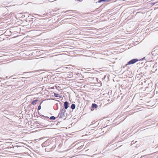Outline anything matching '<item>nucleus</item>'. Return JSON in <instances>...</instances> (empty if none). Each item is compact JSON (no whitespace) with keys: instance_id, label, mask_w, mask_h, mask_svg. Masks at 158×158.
I'll use <instances>...</instances> for the list:
<instances>
[{"instance_id":"nucleus-10","label":"nucleus","mask_w":158,"mask_h":158,"mask_svg":"<svg viewBox=\"0 0 158 158\" xmlns=\"http://www.w3.org/2000/svg\"><path fill=\"white\" fill-rule=\"evenodd\" d=\"M40 109H41V106H40V105L38 106V110H40Z\"/></svg>"},{"instance_id":"nucleus-5","label":"nucleus","mask_w":158,"mask_h":158,"mask_svg":"<svg viewBox=\"0 0 158 158\" xmlns=\"http://www.w3.org/2000/svg\"><path fill=\"white\" fill-rule=\"evenodd\" d=\"M71 108L72 109H74L75 108V104H72L71 105Z\"/></svg>"},{"instance_id":"nucleus-3","label":"nucleus","mask_w":158,"mask_h":158,"mask_svg":"<svg viewBox=\"0 0 158 158\" xmlns=\"http://www.w3.org/2000/svg\"><path fill=\"white\" fill-rule=\"evenodd\" d=\"M38 101V99L33 100L32 101L31 104L34 105H35L36 104V102Z\"/></svg>"},{"instance_id":"nucleus-2","label":"nucleus","mask_w":158,"mask_h":158,"mask_svg":"<svg viewBox=\"0 0 158 158\" xmlns=\"http://www.w3.org/2000/svg\"><path fill=\"white\" fill-rule=\"evenodd\" d=\"M64 108L65 109H67L68 108L69 105H68V103L67 102H65L64 103Z\"/></svg>"},{"instance_id":"nucleus-11","label":"nucleus","mask_w":158,"mask_h":158,"mask_svg":"<svg viewBox=\"0 0 158 158\" xmlns=\"http://www.w3.org/2000/svg\"><path fill=\"white\" fill-rule=\"evenodd\" d=\"M76 0L77 1L81 2V1H82L83 0Z\"/></svg>"},{"instance_id":"nucleus-1","label":"nucleus","mask_w":158,"mask_h":158,"mask_svg":"<svg viewBox=\"0 0 158 158\" xmlns=\"http://www.w3.org/2000/svg\"><path fill=\"white\" fill-rule=\"evenodd\" d=\"M138 61V60L137 59H132L129 62L127 63L126 64V65H128L129 64H133L137 61Z\"/></svg>"},{"instance_id":"nucleus-8","label":"nucleus","mask_w":158,"mask_h":158,"mask_svg":"<svg viewBox=\"0 0 158 158\" xmlns=\"http://www.w3.org/2000/svg\"><path fill=\"white\" fill-rule=\"evenodd\" d=\"M54 96L55 97H59V94H54Z\"/></svg>"},{"instance_id":"nucleus-6","label":"nucleus","mask_w":158,"mask_h":158,"mask_svg":"<svg viewBox=\"0 0 158 158\" xmlns=\"http://www.w3.org/2000/svg\"><path fill=\"white\" fill-rule=\"evenodd\" d=\"M104 121L102 120H100L99 122L98 123V124H100V125H101L102 124V123Z\"/></svg>"},{"instance_id":"nucleus-7","label":"nucleus","mask_w":158,"mask_h":158,"mask_svg":"<svg viewBox=\"0 0 158 158\" xmlns=\"http://www.w3.org/2000/svg\"><path fill=\"white\" fill-rule=\"evenodd\" d=\"M51 119L55 120L56 119L55 117L54 116H52L50 118Z\"/></svg>"},{"instance_id":"nucleus-9","label":"nucleus","mask_w":158,"mask_h":158,"mask_svg":"<svg viewBox=\"0 0 158 158\" xmlns=\"http://www.w3.org/2000/svg\"><path fill=\"white\" fill-rule=\"evenodd\" d=\"M111 0H101L100 1H99V2H101V1H110Z\"/></svg>"},{"instance_id":"nucleus-4","label":"nucleus","mask_w":158,"mask_h":158,"mask_svg":"<svg viewBox=\"0 0 158 158\" xmlns=\"http://www.w3.org/2000/svg\"><path fill=\"white\" fill-rule=\"evenodd\" d=\"M92 107L97 108L98 107V106L96 104L93 103L92 105Z\"/></svg>"}]
</instances>
